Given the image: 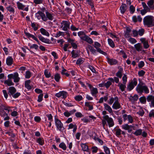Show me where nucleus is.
I'll return each instance as SVG.
<instances>
[{"label":"nucleus","mask_w":154,"mask_h":154,"mask_svg":"<svg viewBox=\"0 0 154 154\" xmlns=\"http://www.w3.org/2000/svg\"><path fill=\"white\" fill-rule=\"evenodd\" d=\"M154 17L150 15L146 16L143 19V24L148 27L154 26Z\"/></svg>","instance_id":"1"},{"label":"nucleus","mask_w":154,"mask_h":154,"mask_svg":"<svg viewBox=\"0 0 154 154\" xmlns=\"http://www.w3.org/2000/svg\"><path fill=\"white\" fill-rule=\"evenodd\" d=\"M16 89L13 86L9 87L8 88V94L10 96H11L14 98H17L20 95V93L19 92H17Z\"/></svg>","instance_id":"2"},{"label":"nucleus","mask_w":154,"mask_h":154,"mask_svg":"<svg viewBox=\"0 0 154 154\" xmlns=\"http://www.w3.org/2000/svg\"><path fill=\"white\" fill-rule=\"evenodd\" d=\"M136 90L138 93L141 94H142L143 92L145 94H148L149 93V89L146 85L137 87Z\"/></svg>","instance_id":"3"},{"label":"nucleus","mask_w":154,"mask_h":154,"mask_svg":"<svg viewBox=\"0 0 154 154\" xmlns=\"http://www.w3.org/2000/svg\"><path fill=\"white\" fill-rule=\"evenodd\" d=\"M60 27L65 31H67L70 28V23L69 21L63 20L61 23Z\"/></svg>","instance_id":"4"},{"label":"nucleus","mask_w":154,"mask_h":154,"mask_svg":"<svg viewBox=\"0 0 154 154\" xmlns=\"http://www.w3.org/2000/svg\"><path fill=\"white\" fill-rule=\"evenodd\" d=\"M54 120L55 125L57 128L60 131H63L64 129V128L63 127V124L60 120L56 118V117H55Z\"/></svg>","instance_id":"5"},{"label":"nucleus","mask_w":154,"mask_h":154,"mask_svg":"<svg viewBox=\"0 0 154 154\" xmlns=\"http://www.w3.org/2000/svg\"><path fill=\"white\" fill-rule=\"evenodd\" d=\"M137 84V80L136 78H134L133 80L130 82L127 86V89L129 91L132 90L136 86Z\"/></svg>","instance_id":"6"},{"label":"nucleus","mask_w":154,"mask_h":154,"mask_svg":"<svg viewBox=\"0 0 154 154\" xmlns=\"http://www.w3.org/2000/svg\"><path fill=\"white\" fill-rule=\"evenodd\" d=\"M103 118L107 121L109 127H113L114 125V121L112 118L109 117L107 115L103 116Z\"/></svg>","instance_id":"7"},{"label":"nucleus","mask_w":154,"mask_h":154,"mask_svg":"<svg viewBox=\"0 0 154 154\" xmlns=\"http://www.w3.org/2000/svg\"><path fill=\"white\" fill-rule=\"evenodd\" d=\"M112 108L115 109H117L121 108V106L119 101V98L117 97H115V101L113 103Z\"/></svg>","instance_id":"8"},{"label":"nucleus","mask_w":154,"mask_h":154,"mask_svg":"<svg viewBox=\"0 0 154 154\" xmlns=\"http://www.w3.org/2000/svg\"><path fill=\"white\" fill-rule=\"evenodd\" d=\"M67 93L66 91H62L56 94L55 95L58 98L62 97L63 98L65 99L67 97Z\"/></svg>","instance_id":"9"},{"label":"nucleus","mask_w":154,"mask_h":154,"mask_svg":"<svg viewBox=\"0 0 154 154\" xmlns=\"http://www.w3.org/2000/svg\"><path fill=\"white\" fill-rule=\"evenodd\" d=\"M38 37L39 40L47 44H50L51 43V41L49 39L47 38H45L40 34L38 35Z\"/></svg>","instance_id":"10"},{"label":"nucleus","mask_w":154,"mask_h":154,"mask_svg":"<svg viewBox=\"0 0 154 154\" xmlns=\"http://www.w3.org/2000/svg\"><path fill=\"white\" fill-rule=\"evenodd\" d=\"M146 99L148 102H151V107H154V96L149 95L147 97Z\"/></svg>","instance_id":"11"},{"label":"nucleus","mask_w":154,"mask_h":154,"mask_svg":"<svg viewBox=\"0 0 154 154\" xmlns=\"http://www.w3.org/2000/svg\"><path fill=\"white\" fill-rule=\"evenodd\" d=\"M17 7L19 10H24L26 11H28L29 9L28 7L25 8L24 9V8L25 7V5H23L22 3L19 2H18L17 3Z\"/></svg>","instance_id":"12"},{"label":"nucleus","mask_w":154,"mask_h":154,"mask_svg":"<svg viewBox=\"0 0 154 154\" xmlns=\"http://www.w3.org/2000/svg\"><path fill=\"white\" fill-rule=\"evenodd\" d=\"M24 33L26 35L28 38L31 37L34 40L36 41L39 45H40V42L38 41V38H36L33 35H32L29 33L26 32L25 30L24 31Z\"/></svg>","instance_id":"13"},{"label":"nucleus","mask_w":154,"mask_h":154,"mask_svg":"<svg viewBox=\"0 0 154 154\" xmlns=\"http://www.w3.org/2000/svg\"><path fill=\"white\" fill-rule=\"evenodd\" d=\"M122 129L126 130H128V133L131 132L132 130L131 129V128L132 127L131 125H129L128 124H125L122 125Z\"/></svg>","instance_id":"14"},{"label":"nucleus","mask_w":154,"mask_h":154,"mask_svg":"<svg viewBox=\"0 0 154 154\" xmlns=\"http://www.w3.org/2000/svg\"><path fill=\"white\" fill-rule=\"evenodd\" d=\"M45 14L47 16V20L48 19L50 20H53L54 16V15L53 14H51L48 11H46Z\"/></svg>","instance_id":"15"},{"label":"nucleus","mask_w":154,"mask_h":154,"mask_svg":"<svg viewBox=\"0 0 154 154\" xmlns=\"http://www.w3.org/2000/svg\"><path fill=\"white\" fill-rule=\"evenodd\" d=\"M126 30L125 32L124 36L125 38H128L130 36V33L131 31V29L129 27H126Z\"/></svg>","instance_id":"16"},{"label":"nucleus","mask_w":154,"mask_h":154,"mask_svg":"<svg viewBox=\"0 0 154 154\" xmlns=\"http://www.w3.org/2000/svg\"><path fill=\"white\" fill-rule=\"evenodd\" d=\"M82 40L90 44H92L93 42L92 39L87 35H86L85 37L83 38Z\"/></svg>","instance_id":"17"},{"label":"nucleus","mask_w":154,"mask_h":154,"mask_svg":"<svg viewBox=\"0 0 154 154\" xmlns=\"http://www.w3.org/2000/svg\"><path fill=\"white\" fill-rule=\"evenodd\" d=\"M31 82L30 80L26 81L25 82V86L28 90L31 89L32 87L30 85V84Z\"/></svg>","instance_id":"18"},{"label":"nucleus","mask_w":154,"mask_h":154,"mask_svg":"<svg viewBox=\"0 0 154 154\" xmlns=\"http://www.w3.org/2000/svg\"><path fill=\"white\" fill-rule=\"evenodd\" d=\"M19 75L18 73L15 72L14 73V75L13 77L14 82L15 83L18 82L20 80V78L18 77Z\"/></svg>","instance_id":"19"},{"label":"nucleus","mask_w":154,"mask_h":154,"mask_svg":"<svg viewBox=\"0 0 154 154\" xmlns=\"http://www.w3.org/2000/svg\"><path fill=\"white\" fill-rule=\"evenodd\" d=\"M13 59L11 57H8L6 60V63L8 66H11L13 63Z\"/></svg>","instance_id":"20"},{"label":"nucleus","mask_w":154,"mask_h":154,"mask_svg":"<svg viewBox=\"0 0 154 154\" xmlns=\"http://www.w3.org/2000/svg\"><path fill=\"white\" fill-rule=\"evenodd\" d=\"M108 62L110 65L116 64L118 63L117 60L114 59L107 58Z\"/></svg>","instance_id":"21"},{"label":"nucleus","mask_w":154,"mask_h":154,"mask_svg":"<svg viewBox=\"0 0 154 154\" xmlns=\"http://www.w3.org/2000/svg\"><path fill=\"white\" fill-rule=\"evenodd\" d=\"M134 48L138 51H141L143 48L142 46L140 43H138L134 45Z\"/></svg>","instance_id":"22"},{"label":"nucleus","mask_w":154,"mask_h":154,"mask_svg":"<svg viewBox=\"0 0 154 154\" xmlns=\"http://www.w3.org/2000/svg\"><path fill=\"white\" fill-rule=\"evenodd\" d=\"M125 84H122L120 82L118 83V86L119 87V89L122 91H125L126 88Z\"/></svg>","instance_id":"23"},{"label":"nucleus","mask_w":154,"mask_h":154,"mask_svg":"<svg viewBox=\"0 0 154 154\" xmlns=\"http://www.w3.org/2000/svg\"><path fill=\"white\" fill-rule=\"evenodd\" d=\"M127 8V7L126 5L125 4H122V5L120 7V9L121 13L124 14Z\"/></svg>","instance_id":"24"},{"label":"nucleus","mask_w":154,"mask_h":154,"mask_svg":"<svg viewBox=\"0 0 154 154\" xmlns=\"http://www.w3.org/2000/svg\"><path fill=\"white\" fill-rule=\"evenodd\" d=\"M138 98V96L137 94H135L132 97L131 96L129 98L130 101H131V102L134 103V101H137Z\"/></svg>","instance_id":"25"},{"label":"nucleus","mask_w":154,"mask_h":154,"mask_svg":"<svg viewBox=\"0 0 154 154\" xmlns=\"http://www.w3.org/2000/svg\"><path fill=\"white\" fill-rule=\"evenodd\" d=\"M39 14L41 16L42 19L44 21H47V16L45 14L41 11H38Z\"/></svg>","instance_id":"26"},{"label":"nucleus","mask_w":154,"mask_h":154,"mask_svg":"<svg viewBox=\"0 0 154 154\" xmlns=\"http://www.w3.org/2000/svg\"><path fill=\"white\" fill-rule=\"evenodd\" d=\"M40 32L41 33L44 35L49 36L50 35L49 32L43 28H41L40 29Z\"/></svg>","instance_id":"27"},{"label":"nucleus","mask_w":154,"mask_h":154,"mask_svg":"<svg viewBox=\"0 0 154 154\" xmlns=\"http://www.w3.org/2000/svg\"><path fill=\"white\" fill-rule=\"evenodd\" d=\"M119 70L116 73V75L118 77L121 78L122 76V72L123 71V69L122 68H119Z\"/></svg>","instance_id":"28"},{"label":"nucleus","mask_w":154,"mask_h":154,"mask_svg":"<svg viewBox=\"0 0 154 154\" xmlns=\"http://www.w3.org/2000/svg\"><path fill=\"white\" fill-rule=\"evenodd\" d=\"M6 8L8 11H9L11 13L13 14H14V9L11 5L8 6Z\"/></svg>","instance_id":"29"},{"label":"nucleus","mask_w":154,"mask_h":154,"mask_svg":"<svg viewBox=\"0 0 154 154\" xmlns=\"http://www.w3.org/2000/svg\"><path fill=\"white\" fill-rule=\"evenodd\" d=\"M104 105L106 110H107L110 113H112V110L110 106L106 103H104Z\"/></svg>","instance_id":"30"},{"label":"nucleus","mask_w":154,"mask_h":154,"mask_svg":"<svg viewBox=\"0 0 154 154\" xmlns=\"http://www.w3.org/2000/svg\"><path fill=\"white\" fill-rule=\"evenodd\" d=\"M31 26L33 28L34 31H36L38 29V26L39 25L38 23H31Z\"/></svg>","instance_id":"31"},{"label":"nucleus","mask_w":154,"mask_h":154,"mask_svg":"<svg viewBox=\"0 0 154 154\" xmlns=\"http://www.w3.org/2000/svg\"><path fill=\"white\" fill-rule=\"evenodd\" d=\"M80 146L82 148V150L84 151L88 152V146L85 144L82 143Z\"/></svg>","instance_id":"32"},{"label":"nucleus","mask_w":154,"mask_h":154,"mask_svg":"<svg viewBox=\"0 0 154 154\" xmlns=\"http://www.w3.org/2000/svg\"><path fill=\"white\" fill-rule=\"evenodd\" d=\"M91 93L93 96H94L98 93L97 88L93 87L91 89Z\"/></svg>","instance_id":"33"},{"label":"nucleus","mask_w":154,"mask_h":154,"mask_svg":"<svg viewBox=\"0 0 154 154\" xmlns=\"http://www.w3.org/2000/svg\"><path fill=\"white\" fill-rule=\"evenodd\" d=\"M88 48L89 49L90 51L92 53L95 55L96 54V52H97V50L94 49L93 47L91 46V45H89L88 46Z\"/></svg>","instance_id":"34"},{"label":"nucleus","mask_w":154,"mask_h":154,"mask_svg":"<svg viewBox=\"0 0 154 154\" xmlns=\"http://www.w3.org/2000/svg\"><path fill=\"white\" fill-rule=\"evenodd\" d=\"M108 80L110 81L113 83H114V82H115L117 83H118L119 82V78L116 77H114V79L112 78H109L108 79Z\"/></svg>","instance_id":"35"},{"label":"nucleus","mask_w":154,"mask_h":154,"mask_svg":"<svg viewBox=\"0 0 154 154\" xmlns=\"http://www.w3.org/2000/svg\"><path fill=\"white\" fill-rule=\"evenodd\" d=\"M78 35L80 37L81 39L82 40H83V38H84L86 35L84 32L82 31L78 32Z\"/></svg>","instance_id":"36"},{"label":"nucleus","mask_w":154,"mask_h":154,"mask_svg":"<svg viewBox=\"0 0 154 154\" xmlns=\"http://www.w3.org/2000/svg\"><path fill=\"white\" fill-rule=\"evenodd\" d=\"M4 83L7 84L8 86L14 85V83L11 80H7L5 81Z\"/></svg>","instance_id":"37"},{"label":"nucleus","mask_w":154,"mask_h":154,"mask_svg":"<svg viewBox=\"0 0 154 154\" xmlns=\"http://www.w3.org/2000/svg\"><path fill=\"white\" fill-rule=\"evenodd\" d=\"M59 147L63 150H66L67 148L66 145L63 142L61 143L59 145Z\"/></svg>","instance_id":"38"},{"label":"nucleus","mask_w":154,"mask_h":154,"mask_svg":"<svg viewBox=\"0 0 154 154\" xmlns=\"http://www.w3.org/2000/svg\"><path fill=\"white\" fill-rule=\"evenodd\" d=\"M37 142L41 146H42L44 144V141L43 138H39L37 139Z\"/></svg>","instance_id":"39"},{"label":"nucleus","mask_w":154,"mask_h":154,"mask_svg":"<svg viewBox=\"0 0 154 154\" xmlns=\"http://www.w3.org/2000/svg\"><path fill=\"white\" fill-rule=\"evenodd\" d=\"M108 42L109 45L112 48H113L115 47V45L113 41L110 38L108 39Z\"/></svg>","instance_id":"40"},{"label":"nucleus","mask_w":154,"mask_h":154,"mask_svg":"<svg viewBox=\"0 0 154 154\" xmlns=\"http://www.w3.org/2000/svg\"><path fill=\"white\" fill-rule=\"evenodd\" d=\"M142 133V130L141 129H139L136 130L133 134L136 136H137L141 135Z\"/></svg>","instance_id":"41"},{"label":"nucleus","mask_w":154,"mask_h":154,"mask_svg":"<svg viewBox=\"0 0 154 154\" xmlns=\"http://www.w3.org/2000/svg\"><path fill=\"white\" fill-rule=\"evenodd\" d=\"M61 78L60 74L56 73L54 75V79L57 82H59Z\"/></svg>","instance_id":"42"},{"label":"nucleus","mask_w":154,"mask_h":154,"mask_svg":"<svg viewBox=\"0 0 154 154\" xmlns=\"http://www.w3.org/2000/svg\"><path fill=\"white\" fill-rule=\"evenodd\" d=\"M154 3L153 0H150L147 3V4L150 8H152V9H154V7L152 6Z\"/></svg>","instance_id":"43"},{"label":"nucleus","mask_w":154,"mask_h":154,"mask_svg":"<svg viewBox=\"0 0 154 154\" xmlns=\"http://www.w3.org/2000/svg\"><path fill=\"white\" fill-rule=\"evenodd\" d=\"M71 54L72 55V57L73 58H76L79 57V54L77 53H75L74 50H73L71 52Z\"/></svg>","instance_id":"44"},{"label":"nucleus","mask_w":154,"mask_h":154,"mask_svg":"<svg viewBox=\"0 0 154 154\" xmlns=\"http://www.w3.org/2000/svg\"><path fill=\"white\" fill-rule=\"evenodd\" d=\"M139 100L141 103L145 104L146 102V99L145 97L143 96L139 98Z\"/></svg>","instance_id":"45"},{"label":"nucleus","mask_w":154,"mask_h":154,"mask_svg":"<svg viewBox=\"0 0 154 154\" xmlns=\"http://www.w3.org/2000/svg\"><path fill=\"white\" fill-rule=\"evenodd\" d=\"M128 41L132 44H134L137 42V41L136 39L134 38L130 37L128 40Z\"/></svg>","instance_id":"46"},{"label":"nucleus","mask_w":154,"mask_h":154,"mask_svg":"<svg viewBox=\"0 0 154 154\" xmlns=\"http://www.w3.org/2000/svg\"><path fill=\"white\" fill-rule=\"evenodd\" d=\"M129 11L131 14H133L135 11V8L133 5H130L129 8Z\"/></svg>","instance_id":"47"},{"label":"nucleus","mask_w":154,"mask_h":154,"mask_svg":"<svg viewBox=\"0 0 154 154\" xmlns=\"http://www.w3.org/2000/svg\"><path fill=\"white\" fill-rule=\"evenodd\" d=\"M91 102H86L85 103V106L89 108V110H90L93 109V107L92 106L90 105Z\"/></svg>","instance_id":"48"},{"label":"nucleus","mask_w":154,"mask_h":154,"mask_svg":"<svg viewBox=\"0 0 154 154\" xmlns=\"http://www.w3.org/2000/svg\"><path fill=\"white\" fill-rule=\"evenodd\" d=\"M103 147L105 153L106 154H110V152L109 148L105 146H104Z\"/></svg>","instance_id":"49"},{"label":"nucleus","mask_w":154,"mask_h":154,"mask_svg":"<svg viewBox=\"0 0 154 154\" xmlns=\"http://www.w3.org/2000/svg\"><path fill=\"white\" fill-rule=\"evenodd\" d=\"M84 59L83 58L79 59L76 62V64L77 65H80L84 62Z\"/></svg>","instance_id":"50"},{"label":"nucleus","mask_w":154,"mask_h":154,"mask_svg":"<svg viewBox=\"0 0 154 154\" xmlns=\"http://www.w3.org/2000/svg\"><path fill=\"white\" fill-rule=\"evenodd\" d=\"M63 69L62 70V71L61 73L62 75H65L66 76L68 77L69 76V74L67 72H66V69H64L63 67Z\"/></svg>","instance_id":"51"},{"label":"nucleus","mask_w":154,"mask_h":154,"mask_svg":"<svg viewBox=\"0 0 154 154\" xmlns=\"http://www.w3.org/2000/svg\"><path fill=\"white\" fill-rule=\"evenodd\" d=\"M138 32V35L140 36H142L144 34V29L142 28L139 29Z\"/></svg>","instance_id":"52"},{"label":"nucleus","mask_w":154,"mask_h":154,"mask_svg":"<svg viewBox=\"0 0 154 154\" xmlns=\"http://www.w3.org/2000/svg\"><path fill=\"white\" fill-rule=\"evenodd\" d=\"M148 116L150 118L153 117L154 118V109H152L150 111Z\"/></svg>","instance_id":"53"},{"label":"nucleus","mask_w":154,"mask_h":154,"mask_svg":"<svg viewBox=\"0 0 154 154\" xmlns=\"http://www.w3.org/2000/svg\"><path fill=\"white\" fill-rule=\"evenodd\" d=\"M70 29L72 31H77L79 29L78 28L76 27L73 24L70 26Z\"/></svg>","instance_id":"54"},{"label":"nucleus","mask_w":154,"mask_h":154,"mask_svg":"<svg viewBox=\"0 0 154 154\" xmlns=\"http://www.w3.org/2000/svg\"><path fill=\"white\" fill-rule=\"evenodd\" d=\"M33 2L36 5L42 4L43 2V0H33Z\"/></svg>","instance_id":"55"},{"label":"nucleus","mask_w":154,"mask_h":154,"mask_svg":"<svg viewBox=\"0 0 154 154\" xmlns=\"http://www.w3.org/2000/svg\"><path fill=\"white\" fill-rule=\"evenodd\" d=\"M116 135L118 137H119V136H120L121 134V133L122 131V130L120 129H116Z\"/></svg>","instance_id":"56"},{"label":"nucleus","mask_w":154,"mask_h":154,"mask_svg":"<svg viewBox=\"0 0 154 154\" xmlns=\"http://www.w3.org/2000/svg\"><path fill=\"white\" fill-rule=\"evenodd\" d=\"M44 74L45 77L47 78H49L51 77V74L49 73L47 69L45 70Z\"/></svg>","instance_id":"57"},{"label":"nucleus","mask_w":154,"mask_h":154,"mask_svg":"<svg viewBox=\"0 0 154 154\" xmlns=\"http://www.w3.org/2000/svg\"><path fill=\"white\" fill-rule=\"evenodd\" d=\"M138 75L140 77L143 76L145 73V72L143 70H141L138 72Z\"/></svg>","instance_id":"58"},{"label":"nucleus","mask_w":154,"mask_h":154,"mask_svg":"<svg viewBox=\"0 0 154 154\" xmlns=\"http://www.w3.org/2000/svg\"><path fill=\"white\" fill-rule=\"evenodd\" d=\"M75 100L77 101H80L82 99V97L81 95H77L75 97Z\"/></svg>","instance_id":"59"},{"label":"nucleus","mask_w":154,"mask_h":154,"mask_svg":"<svg viewBox=\"0 0 154 154\" xmlns=\"http://www.w3.org/2000/svg\"><path fill=\"white\" fill-rule=\"evenodd\" d=\"M105 86L107 88H108L112 85V82L110 81L107 82L106 83H104Z\"/></svg>","instance_id":"60"},{"label":"nucleus","mask_w":154,"mask_h":154,"mask_svg":"<svg viewBox=\"0 0 154 154\" xmlns=\"http://www.w3.org/2000/svg\"><path fill=\"white\" fill-rule=\"evenodd\" d=\"M127 77L126 74H124L122 78L123 83V84H126L127 82Z\"/></svg>","instance_id":"61"},{"label":"nucleus","mask_w":154,"mask_h":154,"mask_svg":"<svg viewBox=\"0 0 154 154\" xmlns=\"http://www.w3.org/2000/svg\"><path fill=\"white\" fill-rule=\"evenodd\" d=\"M142 5L143 6V7L144 9L150 11V9L146 5V4L145 2H142Z\"/></svg>","instance_id":"62"},{"label":"nucleus","mask_w":154,"mask_h":154,"mask_svg":"<svg viewBox=\"0 0 154 154\" xmlns=\"http://www.w3.org/2000/svg\"><path fill=\"white\" fill-rule=\"evenodd\" d=\"M43 94H40L38 97V99L37 100V101L38 102H41L43 100Z\"/></svg>","instance_id":"63"},{"label":"nucleus","mask_w":154,"mask_h":154,"mask_svg":"<svg viewBox=\"0 0 154 154\" xmlns=\"http://www.w3.org/2000/svg\"><path fill=\"white\" fill-rule=\"evenodd\" d=\"M65 11L67 12L68 14H69L71 13L72 12V9L70 8H66Z\"/></svg>","instance_id":"64"}]
</instances>
